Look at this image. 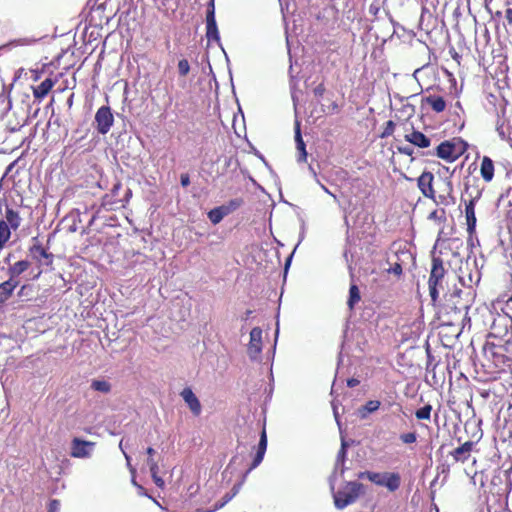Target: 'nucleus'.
I'll use <instances>...</instances> for the list:
<instances>
[{"label": "nucleus", "instance_id": "obj_8", "mask_svg": "<svg viewBox=\"0 0 512 512\" xmlns=\"http://www.w3.org/2000/svg\"><path fill=\"white\" fill-rule=\"evenodd\" d=\"M262 330L259 327H254L250 331V342L248 345V355L251 360H256L262 350Z\"/></svg>", "mask_w": 512, "mask_h": 512}, {"label": "nucleus", "instance_id": "obj_25", "mask_svg": "<svg viewBox=\"0 0 512 512\" xmlns=\"http://www.w3.org/2000/svg\"><path fill=\"white\" fill-rule=\"evenodd\" d=\"M206 37L208 41H215L220 45V34L218 31L217 23L206 24Z\"/></svg>", "mask_w": 512, "mask_h": 512}, {"label": "nucleus", "instance_id": "obj_14", "mask_svg": "<svg viewBox=\"0 0 512 512\" xmlns=\"http://www.w3.org/2000/svg\"><path fill=\"white\" fill-rule=\"evenodd\" d=\"M405 140L419 148H427L431 144V139L429 137L415 129H413L411 133L405 135Z\"/></svg>", "mask_w": 512, "mask_h": 512}, {"label": "nucleus", "instance_id": "obj_49", "mask_svg": "<svg viewBox=\"0 0 512 512\" xmlns=\"http://www.w3.org/2000/svg\"><path fill=\"white\" fill-rule=\"evenodd\" d=\"M332 408H333V414H334L335 420H336L337 424L340 426L339 412H338V408L334 402H332Z\"/></svg>", "mask_w": 512, "mask_h": 512}, {"label": "nucleus", "instance_id": "obj_31", "mask_svg": "<svg viewBox=\"0 0 512 512\" xmlns=\"http://www.w3.org/2000/svg\"><path fill=\"white\" fill-rule=\"evenodd\" d=\"M207 23H216L214 0H211L209 2V5H208L207 11H206V24Z\"/></svg>", "mask_w": 512, "mask_h": 512}, {"label": "nucleus", "instance_id": "obj_36", "mask_svg": "<svg viewBox=\"0 0 512 512\" xmlns=\"http://www.w3.org/2000/svg\"><path fill=\"white\" fill-rule=\"evenodd\" d=\"M242 199L235 198L231 199L227 204H225L227 207H229V212L232 213L236 209H238L242 205Z\"/></svg>", "mask_w": 512, "mask_h": 512}, {"label": "nucleus", "instance_id": "obj_51", "mask_svg": "<svg viewBox=\"0 0 512 512\" xmlns=\"http://www.w3.org/2000/svg\"><path fill=\"white\" fill-rule=\"evenodd\" d=\"M152 478H153L154 483L158 487H162L164 485V480L161 477H159L158 475L152 476Z\"/></svg>", "mask_w": 512, "mask_h": 512}, {"label": "nucleus", "instance_id": "obj_15", "mask_svg": "<svg viewBox=\"0 0 512 512\" xmlns=\"http://www.w3.org/2000/svg\"><path fill=\"white\" fill-rule=\"evenodd\" d=\"M295 143L298 150V162H306L308 154L306 151V144L302 138L299 121H296L295 123Z\"/></svg>", "mask_w": 512, "mask_h": 512}, {"label": "nucleus", "instance_id": "obj_37", "mask_svg": "<svg viewBox=\"0 0 512 512\" xmlns=\"http://www.w3.org/2000/svg\"><path fill=\"white\" fill-rule=\"evenodd\" d=\"M388 273L394 274L395 276H400L402 274V266L400 263L395 262L391 264V266L387 269Z\"/></svg>", "mask_w": 512, "mask_h": 512}, {"label": "nucleus", "instance_id": "obj_59", "mask_svg": "<svg viewBox=\"0 0 512 512\" xmlns=\"http://www.w3.org/2000/svg\"><path fill=\"white\" fill-rule=\"evenodd\" d=\"M293 254L294 252H292L289 257L286 259V262H285V269L287 270L288 267L290 266V263H291V260H292V257H293Z\"/></svg>", "mask_w": 512, "mask_h": 512}, {"label": "nucleus", "instance_id": "obj_54", "mask_svg": "<svg viewBox=\"0 0 512 512\" xmlns=\"http://www.w3.org/2000/svg\"><path fill=\"white\" fill-rule=\"evenodd\" d=\"M461 293H462V290L459 289V288H455L453 290V292L450 294V297L453 298V297H460L461 296Z\"/></svg>", "mask_w": 512, "mask_h": 512}, {"label": "nucleus", "instance_id": "obj_5", "mask_svg": "<svg viewBox=\"0 0 512 512\" xmlns=\"http://www.w3.org/2000/svg\"><path fill=\"white\" fill-rule=\"evenodd\" d=\"M465 147L466 143L461 140L443 141L437 146L435 155L447 162H453L465 151Z\"/></svg>", "mask_w": 512, "mask_h": 512}, {"label": "nucleus", "instance_id": "obj_22", "mask_svg": "<svg viewBox=\"0 0 512 512\" xmlns=\"http://www.w3.org/2000/svg\"><path fill=\"white\" fill-rule=\"evenodd\" d=\"M424 101L437 113L444 111L446 108V102L441 96L430 95L425 97Z\"/></svg>", "mask_w": 512, "mask_h": 512}, {"label": "nucleus", "instance_id": "obj_33", "mask_svg": "<svg viewBox=\"0 0 512 512\" xmlns=\"http://www.w3.org/2000/svg\"><path fill=\"white\" fill-rule=\"evenodd\" d=\"M190 71V64L187 59H181L178 62V72L180 76H186Z\"/></svg>", "mask_w": 512, "mask_h": 512}, {"label": "nucleus", "instance_id": "obj_35", "mask_svg": "<svg viewBox=\"0 0 512 512\" xmlns=\"http://www.w3.org/2000/svg\"><path fill=\"white\" fill-rule=\"evenodd\" d=\"M34 40H30L28 38H22V39H17V40H13V41H10L9 43H7L6 45H4L2 48H6V47H16V46H19V45H29L33 42Z\"/></svg>", "mask_w": 512, "mask_h": 512}, {"label": "nucleus", "instance_id": "obj_16", "mask_svg": "<svg viewBox=\"0 0 512 512\" xmlns=\"http://www.w3.org/2000/svg\"><path fill=\"white\" fill-rule=\"evenodd\" d=\"M31 266L30 261L28 260H20L11 265L8 269L9 278L11 280H18V277L26 272Z\"/></svg>", "mask_w": 512, "mask_h": 512}, {"label": "nucleus", "instance_id": "obj_21", "mask_svg": "<svg viewBox=\"0 0 512 512\" xmlns=\"http://www.w3.org/2000/svg\"><path fill=\"white\" fill-rule=\"evenodd\" d=\"M380 405L381 403L378 400H369L365 405L357 409V416L361 420H364L369 416V414L376 412L380 408Z\"/></svg>", "mask_w": 512, "mask_h": 512}, {"label": "nucleus", "instance_id": "obj_29", "mask_svg": "<svg viewBox=\"0 0 512 512\" xmlns=\"http://www.w3.org/2000/svg\"><path fill=\"white\" fill-rule=\"evenodd\" d=\"M349 447V443L345 440L344 437H341V446L337 453L336 460L345 462L347 459V450Z\"/></svg>", "mask_w": 512, "mask_h": 512}, {"label": "nucleus", "instance_id": "obj_53", "mask_svg": "<svg viewBox=\"0 0 512 512\" xmlns=\"http://www.w3.org/2000/svg\"><path fill=\"white\" fill-rule=\"evenodd\" d=\"M149 469L151 472V476L158 475V470H159L158 464H153L151 467H149Z\"/></svg>", "mask_w": 512, "mask_h": 512}, {"label": "nucleus", "instance_id": "obj_50", "mask_svg": "<svg viewBox=\"0 0 512 512\" xmlns=\"http://www.w3.org/2000/svg\"><path fill=\"white\" fill-rule=\"evenodd\" d=\"M318 184L320 185V187L322 188V190H323L325 193H327V194L331 195V196L334 198V200H335V201H337V200H338V199H337V197H336V195H335V194H333V193H332V192H331V191H330V190H329L325 185H323L320 181H319V183H318Z\"/></svg>", "mask_w": 512, "mask_h": 512}, {"label": "nucleus", "instance_id": "obj_62", "mask_svg": "<svg viewBox=\"0 0 512 512\" xmlns=\"http://www.w3.org/2000/svg\"><path fill=\"white\" fill-rule=\"evenodd\" d=\"M137 489H138V493H139L140 495H145V494H146V493H145V489H144V487H142L141 485H139V486L137 487Z\"/></svg>", "mask_w": 512, "mask_h": 512}, {"label": "nucleus", "instance_id": "obj_19", "mask_svg": "<svg viewBox=\"0 0 512 512\" xmlns=\"http://www.w3.org/2000/svg\"><path fill=\"white\" fill-rule=\"evenodd\" d=\"M54 86V81L51 78H46L38 86L33 87V95L36 99L42 100L51 91Z\"/></svg>", "mask_w": 512, "mask_h": 512}, {"label": "nucleus", "instance_id": "obj_48", "mask_svg": "<svg viewBox=\"0 0 512 512\" xmlns=\"http://www.w3.org/2000/svg\"><path fill=\"white\" fill-rule=\"evenodd\" d=\"M0 101L2 102H5L7 101V107H6V112H8L9 110H11L12 108V101L9 97H6V96H0Z\"/></svg>", "mask_w": 512, "mask_h": 512}, {"label": "nucleus", "instance_id": "obj_39", "mask_svg": "<svg viewBox=\"0 0 512 512\" xmlns=\"http://www.w3.org/2000/svg\"><path fill=\"white\" fill-rule=\"evenodd\" d=\"M60 509V502L57 499L50 500L48 504V511L47 512H58Z\"/></svg>", "mask_w": 512, "mask_h": 512}, {"label": "nucleus", "instance_id": "obj_55", "mask_svg": "<svg viewBox=\"0 0 512 512\" xmlns=\"http://www.w3.org/2000/svg\"><path fill=\"white\" fill-rule=\"evenodd\" d=\"M240 486H241V483L234 485L232 488V491L229 492L230 495H233V497H234L239 492Z\"/></svg>", "mask_w": 512, "mask_h": 512}, {"label": "nucleus", "instance_id": "obj_42", "mask_svg": "<svg viewBox=\"0 0 512 512\" xmlns=\"http://www.w3.org/2000/svg\"><path fill=\"white\" fill-rule=\"evenodd\" d=\"M398 151H399V153L407 155V156H412L413 152H414L413 148L409 145L398 147Z\"/></svg>", "mask_w": 512, "mask_h": 512}, {"label": "nucleus", "instance_id": "obj_7", "mask_svg": "<svg viewBox=\"0 0 512 512\" xmlns=\"http://www.w3.org/2000/svg\"><path fill=\"white\" fill-rule=\"evenodd\" d=\"M95 443L74 437L71 441L70 455L73 458L86 459L90 458L94 450Z\"/></svg>", "mask_w": 512, "mask_h": 512}, {"label": "nucleus", "instance_id": "obj_13", "mask_svg": "<svg viewBox=\"0 0 512 512\" xmlns=\"http://www.w3.org/2000/svg\"><path fill=\"white\" fill-rule=\"evenodd\" d=\"M35 243L30 247L29 252L33 259H36L40 263H42V259L45 260L44 264L49 265L52 263V254L48 253L46 249L37 241L36 238H33Z\"/></svg>", "mask_w": 512, "mask_h": 512}, {"label": "nucleus", "instance_id": "obj_41", "mask_svg": "<svg viewBox=\"0 0 512 512\" xmlns=\"http://www.w3.org/2000/svg\"><path fill=\"white\" fill-rule=\"evenodd\" d=\"M233 498V495H230V493H226L223 497V500L220 503L215 504V509L222 508L225 504H227L229 501H231Z\"/></svg>", "mask_w": 512, "mask_h": 512}, {"label": "nucleus", "instance_id": "obj_20", "mask_svg": "<svg viewBox=\"0 0 512 512\" xmlns=\"http://www.w3.org/2000/svg\"><path fill=\"white\" fill-rule=\"evenodd\" d=\"M480 173L486 182H490L494 177V163L488 156H484L481 162Z\"/></svg>", "mask_w": 512, "mask_h": 512}, {"label": "nucleus", "instance_id": "obj_6", "mask_svg": "<svg viewBox=\"0 0 512 512\" xmlns=\"http://www.w3.org/2000/svg\"><path fill=\"white\" fill-rule=\"evenodd\" d=\"M95 124L98 133L107 134L114 123V116L109 106H101L95 114Z\"/></svg>", "mask_w": 512, "mask_h": 512}, {"label": "nucleus", "instance_id": "obj_10", "mask_svg": "<svg viewBox=\"0 0 512 512\" xmlns=\"http://www.w3.org/2000/svg\"><path fill=\"white\" fill-rule=\"evenodd\" d=\"M479 196L470 199L465 206V217L467 224V232L469 234V238L471 239L473 234L476 231V215H475V205Z\"/></svg>", "mask_w": 512, "mask_h": 512}, {"label": "nucleus", "instance_id": "obj_45", "mask_svg": "<svg viewBox=\"0 0 512 512\" xmlns=\"http://www.w3.org/2000/svg\"><path fill=\"white\" fill-rule=\"evenodd\" d=\"M215 208L218 210V212L220 213L222 218H224V217H226L227 215L230 214L229 207H227L225 204L221 205V206H217Z\"/></svg>", "mask_w": 512, "mask_h": 512}, {"label": "nucleus", "instance_id": "obj_40", "mask_svg": "<svg viewBox=\"0 0 512 512\" xmlns=\"http://www.w3.org/2000/svg\"><path fill=\"white\" fill-rule=\"evenodd\" d=\"M496 131L499 135V137L502 139V140H505L507 137H506V131L504 129V123H500V122H497V126H496Z\"/></svg>", "mask_w": 512, "mask_h": 512}, {"label": "nucleus", "instance_id": "obj_30", "mask_svg": "<svg viewBox=\"0 0 512 512\" xmlns=\"http://www.w3.org/2000/svg\"><path fill=\"white\" fill-rule=\"evenodd\" d=\"M428 219L435 220V221H438L440 223L445 222V220H446V212H445L444 209L434 210V211H432L429 214Z\"/></svg>", "mask_w": 512, "mask_h": 512}, {"label": "nucleus", "instance_id": "obj_57", "mask_svg": "<svg viewBox=\"0 0 512 512\" xmlns=\"http://www.w3.org/2000/svg\"><path fill=\"white\" fill-rule=\"evenodd\" d=\"M309 171L312 174V176L314 177L315 181L317 183H319V179L317 178V173H316L315 169L312 167V165H309Z\"/></svg>", "mask_w": 512, "mask_h": 512}, {"label": "nucleus", "instance_id": "obj_24", "mask_svg": "<svg viewBox=\"0 0 512 512\" xmlns=\"http://www.w3.org/2000/svg\"><path fill=\"white\" fill-rule=\"evenodd\" d=\"M360 299L361 296L358 286L356 284H351L349 289V297L347 301L349 309L352 310L354 306L360 301Z\"/></svg>", "mask_w": 512, "mask_h": 512}, {"label": "nucleus", "instance_id": "obj_32", "mask_svg": "<svg viewBox=\"0 0 512 512\" xmlns=\"http://www.w3.org/2000/svg\"><path fill=\"white\" fill-rule=\"evenodd\" d=\"M207 216H208V219L211 221V223L214 225L220 223L223 220L222 216L220 215V213L218 212V210L216 208L211 209L208 212Z\"/></svg>", "mask_w": 512, "mask_h": 512}, {"label": "nucleus", "instance_id": "obj_28", "mask_svg": "<svg viewBox=\"0 0 512 512\" xmlns=\"http://www.w3.org/2000/svg\"><path fill=\"white\" fill-rule=\"evenodd\" d=\"M431 410V405H424L423 407L416 410L415 416L419 420H429L431 417Z\"/></svg>", "mask_w": 512, "mask_h": 512}, {"label": "nucleus", "instance_id": "obj_47", "mask_svg": "<svg viewBox=\"0 0 512 512\" xmlns=\"http://www.w3.org/2000/svg\"><path fill=\"white\" fill-rule=\"evenodd\" d=\"M359 383H360V381L356 378H350L347 380V386L350 388H354V387L358 386Z\"/></svg>", "mask_w": 512, "mask_h": 512}, {"label": "nucleus", "instance_id": "obj_12", "mask_svg": "<svg viewBox=\"0 0 512 512\" xmlns=\"http://www.w3.org/2000/svg\"><path fill=\"white\" fill-rule=\"evenodd\" d=\"M266 450H267V435H266L265 429H263L261 432V435H260L259 442H258L257 451L254 455L253 461H252L247 473H249L250 471H252L253 469H255L256 467H258L260 465V463L263 461Z\"/></svg>", "mask_w": 512, "mask_h": 512}, {"label": "nucleus", "instance_id": "obj_64", "mask_svg": "<svg viewBox=\"0 0 512 512\" xmlns=\"http://www.w3.org/2000/svg\"><path fill=\"white\" fill-rule=\"evenodd\" d=\"M131 481H132V484H133L134 486H136V487H138V486H139V484H138V483L136 482V480H135V476H134V474H132V480H131Z\"/></svg>", "mask_w": 512, "mask_h": 512}, {"label": "nucleus", "instance_id": "obj_3", "mask_svg": "<svg viewBox=\"0 0 512 512\" xmlns=\"http://www.w3.org/2000/svg\"><path fill=\"white\" fill-rule=\"evenodd\" d=\"M21 224L19 213L6 205L5 214L0 219V249H2L11 237V230H16Z\"/></svg>", "mask_w": 512, "mask_h": 512}, {"label": "nucleus", "instance_id": "obj_52", "mask_svg": "<svg viewBox=\"0 0 512 512\" xmlns=\"http://www.w3.org/2000/svg\"><path fill=\"white\" fill-rule=\"evenodd\" d=\"M505 18L509 24H512V8L506 10Z\"/></svg>", "mask_w": 512, "mask_h": 512}, {"label": "nucleus", "instance_id": "obj_61", "mask_svg": "<svg viewBox=\"0 0 512 512\" xmlns=\"http://www.w3.org/2000/svg\"><path fill=\"white\" fill-rule=\"evenodd\" d=\"M146 452L149 455V457H152L153 454L155 453V450L152 447H148Z\"/></svg>", "mask_w": 512, "mask_h": 512}, {"label": "nucleus", "instance_id": "obj_56", "mask_svg": "<svg viewBox=\"0 0 512 512\" xmlns=\"http://www.w3.org/2000/svg\"><path fill=\"white\" fill-rule=\"evenodd\" d=\"M240 486H241V483L234 485L232 488V491L229 492L230 495H233V497H234L239 492Z\"/></svg>", "mask_w": 512, "mask_h": 512}, {"label": "nucleus", "instance_id": "obj_23", "mask_svg": "<svg viewBox=\"0 0 512 512\" xmlns=\"http://www.w3.org/2000/svg\"><path fill=\"white\" fill-rule=\"evenodd\" d=\"M90 388L102 394H108L110 393L112 386L107 380L93 379L91 381Z\"/></svg>", "mask_w": 512, "mask_h": 512}, {"label": "nucleus", "instance_id": "obj_1", "mask_svg": "<svg viewBox=\"0 0 512 512\" xmlns=\"http://www.w3.org/2000/svg\"><path fill=\"white\" fill-rule=\"evenodd\" d=\"M363 490V484L357 481L345 482L337 492H333L334 504L337 509H344L354 503Z\"/></svg>", "mask_w": 512, "mask_h": 512}, {"label": "nucleus", "instance_id": "obj_43", "mask_svg": "<svg viewBox=\"0 0 512 512\" xmlns=\"http://www.w3.org/2000/svg\"><path fill=\"white\" fill-rule=\"evenodd\" d=\"M325 92V87L323 84H319L317 85L314 89H313V94L315 97L319 98V97H322L323 94Z\"/></svg>", "mask_w": 512, "mask_h": 512}, {"label": "nucleus", "instance_id": "obj_17", "mask_svg": "<svg viewBox=\"0 0 512 512\" xmlns=\"http://www.w3.org/2000/svg\"><path fill=\"white\" fill-rule=\"evenodd\" d=\"M473 447V442L467 441L461 446L457 447L451 452L454 460L457 462H464L470 456V452Z\"/></svg>", "mask_w": 512, "mask_h": 512}, {"label": "nucleus", "instance_id": "obj_26", "mask_svg": "<svg viewBox=\"0 0 512 512\" xmlns=\"http://www.w3.org/2000/svg\"><path fill=\"white\" fill-rule=\"evenodd\" d=\"M460 282L463 286H468L471 289V284L473 282L479 283L480 281V272L476 268L474 272H469L467 276H460L459 277Z\"/></svg>", "mask_w": 512, "mask_h": 512}, {"label": "nucleus", "instance_id": "obj_4", "mask_svg": "<svg viewBox=\"0 0 512 512\" xmlns=\"http://www.w3.org/2000/svg\"><path fill=\"white\" fill-rule=\"evenodd\" d=\"M445 275L443 261L440 257H433L432 268L428 281L429 294L433 303H436L439 297V288L443 289L442 281Z\"/></svg>", "mask_w": 512, "mask_h": 512}, {"label": "nucleus", "instance_id": "obj_11", "mask_svg": "<svg viewBox=\"0 0 512 512\" xmlns=\"http://www.w3.org/2000/svg\"><path fill=\"white\" fill-rule=\"evenodd\" d=\"M434 175L431 172H423L417 180L418 187L422 194L427 198H434L435 191L433 189Z\"/></svg>", "mask_w": 512, "mask_h": 512}, {"label": "nucleus", "instance_id": "obj_9", "mask_svg": "<svg viewBox=\"0 0 512 512\" xmlns=\"http://www.w3.org/2000/svg\"><path fill=\"white\" fill-rule=\"evenodd\" d=\"M180 396L183 399V401L186 403L188 408L190 409L191 413L194 416H199L202 412V405L198 399V397L195 395L193 390L190 387H185L181 392Z\"/></svg>", "mask_w": 512, "mask_h": 512}, {"label": "nucleus", "instance_id": "obj_18", "mask_svg": "<svg viewBox=\"0 0 512 512\" xmlns=\"http://www.w3.org/2000/svg\"><path fill=\"white\" fill-rule=\"evenodd\" d=\"M19 283V280H11L9 278L7 281L0 284V304L8 300Z\"/></svg>", "mask_w": 512, "mask_h": 512}, {"label": "nucleus", "instance_id": "obj_2", "mask_svg": "<svg viewBox=\"0 0 512 512\" xmlns=\"http://www.w3.org/2000/svg\"><path fill=\"white\" fill-rule=\"evenodd\" d=\"M358 478L367 479L375 485L387 488L390 492H395L401 485V476L397 472L364 471L358 473Z\"/></svg>", "mask_w": 512, "mask_h": 512}, {"label": "nucleus", "instance_id": "obj_27", "mask_svg": "<svg viewBox=\"0 0 512 512\" xmlns=\"http://www.w3.org/2000/svg\"><path fill=\"white\" fill-rule=\"evenodd\" d=\"M346 466H345V462L343 461H338L336 460L335 461V465H334V470H333V473L330 477V488L331 490H334V479L339 475L340 477H343L344 475V472L346 471Z\"/></svg>", "mask_w": 512, "mask_h": 512}, {"label": "nucleus", "instance_id": "obj_34", "mask_svg": "<svg viewBox=\"0 0 512 512\" xmlns=\"http://www.w3.org/2000/svg\"><path fill=\"white\" fill-rule=\"evenodd\" d=\"M400 440L404 444H412V443L416 442L417 434H416V432L403 433L400 435Z\"/></svg>", "mask_w": 512, "mask_h": 512}, {"label": "nucleus", "instance_id": "obj_58", "mask_svg": "<svg viewBox=\"0 0 512 512\" xmlns=\"http://www.w3.org/2000/svg\"><path fill=\"white\" fill-rule=\"evenodd\" d=\"M73 98H74V94L72 93V94L68 97V99H67V101H66V104H67V106H68V108H69V109H70V108L72 107V105H73Z\"/></svg>", "mask_w": 512, "mask_h": 512}, {"label": "nucleus", "instance_id": "obj_60", "mask_svg": "<svg viewBox=\"0 0 512 512\" xmlns=\"http://www.w3.org/2000/svg\"><path fill=\"white\" fill-rule=\"evenodd\" d=\"M147 464L149 467H151L153 464H157V462L152 457H149L147 459Z\"/></svg>", "mask_w": 512, "mask_h": 512}, {"label": "nucleus", "instance_id": "obj_63", "mask_svg": "<svg viewBox=\"0 0 512 512\" xmlns=\"http://www.w3.org/2000/svg\"><path fill=\"white\" fill-rule=\"evenodd\" d=\"M252 314V311L251 310H247L246 313H245V317L243 318V320H248V318L250 317V315Z\"/></svg>", "mask_w": 512, "mask_h": 512}, {"label": "nucleus", "instance_id": "obj_38", "mask_svg": "<svg viewBox=\"0 0 512 512\" xmlns=\"http://www.w3.org/2000/svg\"><path fill=\"white\" fill-rule=\"evenodd\" d=\"M395 124L392 120L386 122V127L382 133V137L391 135L394 132Z\"/></svg>", "mask_w": 512, "mask_h": 512}, {"label": "nucleus", "instance_id": "obj_46", "mask_svg": "<svg viewBox=\"0 0 512 512\" xmlns=\"http://www.w3.org/2000/svg\"><path fill=\"white\" fill-rule=\"evenodd\" d=\"M123 454L126 459L127 467L132 474H135V468L131 465V457L125 451H123Z\"/></svg>", "mask_w": 512, "mask_h": 512}, {"label": "nucleus", "instance_id": "obj_44", "mask_svg": "<svg viewBox=\"0 0 512 512\" xmlns=\"http://www.w3.org/2000/svg\"><path fill=\"white\" fill-rule=\"evenodd\" d=\"M180 183L182 187H188L190 185V177L187 173L181 174Z\"/></svg>", "mask_w": 512, "mask_h": 512}]
</instances>
